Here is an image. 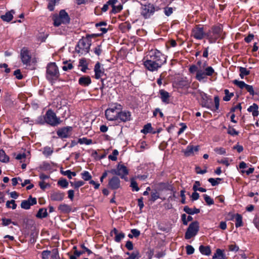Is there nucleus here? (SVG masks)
I'll list each match as a JSON object with an SVG mask.
<instances>
[{
	"label": "nucleus",
	"instance_id": "1",
	"mask_svg": "<svg viewBox=\"0 0 259 259\" xmlns=\"http://www.w3.org/2000/svg\"><path fill=\"white\" fill-rule=\"evenodd\" d=\"M189 70L191 73H196L195 78L199 81H203L206 79L207 76H212L215 73L213 68L208 66L206 62L200 67H197L195 65H192L189 67Z\"/></svg>",
	"mask_w": 259,
	"mask_h": 259
},
{
	"label": "nucleus",
	"instance_id": "2",
	"mask_svg": "<svg viewBox=\"0 0 259 259\" xmlns=\"http://www.w3.org/2000/svg\"><path fill=\"white\" fill-rule=\"evenodd\" d=\"M122 110V106L118 103L112 104L110 108L105 111V116L108 120H117L120 111Z\"/></svg>",
	"mask_w": 259,
	"mask_h": 259
},
{
	"label": "nucleus",
	"instance_id": "3",
	"mask_svg": "<svg viewBox=\"0 0 259 259\" xmlns=\"http://www.w3.org/2000/svg\"><path fill=\"white\" fill-rule=\"evenodd\" d=\"M91 45V38L83 37L78 41L75 49V52L80 55H85L89 53Z\"/></svg>",
	"mask_w": 259,
	"mask_h": 259
},
{
	"label": "nucleus",
	"instance_id": "4",
	"mask_svg": "<svg viewBox=\"0 0 259 259\" xmlns=\"http://www.w3.org/2000/svg\"><path fill=\"white\" fill-rule=\"evenodd\" d=\"M59 76L58 68L55 63H49L47 67V78L52 82L56 80Z\"/></svg>",
	"mask_w": 259,
	"mask_h": 259
},
{
	"label": "nucleus",
	"instance_id": "5",
	"mask_svg": "<svg viewBox=\"0 0 259 259\" xmlns=\"http://www.w3.org/2000/svg\"><path fill=\"white\" fill-rule=\"evenodd\" d=\"M147 57H148L156 63L160 62L159 63H161L160 66H162L166 61L165 56L157 49L150 50Z\"/></svg>",
	"mask_w": 259,
	"mask_h": 259
},
{
	"label": "nucleus",
	"instance_id": "6",
	"mask_svg": "<svg viewBox=\"0 0 259 259\" xmlns=\"http://www.w3.org/2000/svg\"><path fill=\"white\" fill-rule=\"evenodd\" d=\"M45 122L52 125L56 126L60 123V120L56 116V114L52 110H48L44 116Z\"/></svg>",
	"mask_w": 259,
	"mask_h": 259
},
{
	"label": "nucleus",
	"instance_id": "7",
	"mask_svg": "<svg viewBox=\"0 0 259 259\" xmlns=\"http://www.w3.org/2000/svg\"><path fill=\"white\" fill-rule=\"evenodd\" d=\"M156 10H157V9H156L153 4H148L141 7V14L145 19H148L152 15Z\"/></svg>",
	"mask_w": 259,
	"mask_h": 259
},
{
	"label": "nucleus",
	"instance_id": "8",
	"mask_svg": "<svg viewBox=\"0 0 259 259\" xmlns=\"http://www.w3.org/2000/svg\"><path fill=\"white\" fill-rule=\"evenodd\" d=\"M199 231V224L197 222L191 223L185 233V237L186 239H189L197 234Z\"/></svg>",
	"mask_w": 259,
	"mask_h": 259
},
{
	"label": "nucleus",
	"instance_id": "9",
	"mask_svg": "<svg viewBox=\"0 0 259 259\" xmlns=\"http://www.w3.org/2000/svg\"><path fill=\"white\" fill-rule=\"evenodd\" d=\"M196 97L199 100L201 105L202 107L207 108H210V102L211 99H209L207 95L201 91H197L196 92Z\"/></svg>",
	"mask_w": 259,
	"mask_h": 259
},
{
	"label": "nucleus",
	"instance_id": "10",
	"mask_svg": "<svg viewBox=\"0 0 259 259\" xmlns=\"http://www.w3.org/2000/svg\"><path fill=\"white\" fill-rule=\"evenodd\" d=\"M192 36L199 40L203 39L205 36H207V33L204 31L203 27L199 25L195 26L192 30Z\"/></svg>",
	"mask_w": 259,
	"mask_h": 259
},
{
	"label": "nucleus",
	"instance_id": "11",
	"mask_svg": "<svg viewBox=\"0 0 259 259\" xmlns=\"http://www.w3.org/2000/svg\"><path fill=\"white\" fill-rule=\"evenodd\" d=\"M222 29L220 27H213L212 31L207 33V38L209 42H214L221 36Z\"/></svg>",
	"mask_w": 259,
	"mask_h": 259
},
{
	"label": "nucleus",
	"instance_id": "12",
	"mask_svg": "<svg viewBox=\"0 0 259 259\" xmlns=\"http://www.w3.org/2000/svg\"><path fill=\"white\" fill-rule=\"evenodd\" d=\"M159 62L156 63L154 61L149 59L148 57H147V59L144 61L143 65L149 71H154L157 70L160 66V64Z\"/></svg>",
	"mask_w": 259,
	"mask_h": 259
},
{
	"label": "nucleus",
	"instance_id": "13",
	"mask_svg": "<svg viewBox=\"0 0 259 259\" xmlns=\"http://www.w3.org/2000/svg\"><path fill=\"white\" fill-rule=\"evenodd\" d=\"M233 83L238 87L240 89H243L245 88L246 90L249 93L251 96H254L255 94L252 85L246 84L243 81H239L237 80H234L233 81Z\"/></svg>",
	"mask_w": 259,
	"mask_h": 259
},
{
	"label": "nucleus",
	"instance_id": "14",
	"mask_svg": "<svg viewBox=\"0 0 259 259\" xmlns=\"http://www.w3.org/2000/svg\"><path fill=\"white\" fill-rule=\"evenodd\" d=\"M20 57L24 64L27 65L30 63L31 57L27 48L24 47L21 50Z\"/></svg>",
	"mask_w": 259,
	"mask_h": 259
},
{
	"label": "nucleus",
	"instance_id": "15",
	"mask_svg": "<svg viewBox=\"0 0 259 259\" xmlns=\"http://www.w3.org/2000/svg\"><path fill=\"white\" fill-rule=\"evenodd\" d=\"M53 19L55 26H59L62 23H63L65 20V10H61L59 15H54Z\"/></svg>",
	"mask_w": 259,
	"mask_h": 259
},
{
	"label": "nucleus",
	"instance_id": "16",
	"mask_svg": "<svg viewBox=\"0 0 259 259\" xmlns=\"http://www.w3.org/2000/svg\"><path fill=\"white\" fill-rule=\"evenodd\" d=\"M36 203V199L35 198H32L31 196H30L27 200H23L21 204V207L25 209H28L30 208L31 205L35 204Z\"/></svg>",
	"mask_w": 259,
	"mask_h": 259
},
{
	"label": "nucleus",
	"instance_id": "17",
	"mask_svg": "<svg viewBox=\"0 0 259 259\" xmlns=\"http://www.w3.org/2000/svg\"><path fill=\"white\" fill-rule=\"evenodd\" d=\"M94 71L96 79L100 78L104 74V69L101 67L100 63L98 62L95 65Z\"/></svg>",
	"mask_w": 259,
	"mask_h": 259
},
{
	"label": "nucleus",
	"instance_id": "18",
	"mask_svg": "<svg viewBox=\"0 0 259 259\" xmlns=\"http://www.w3.org/2000/svg\"><path fill=\"white\" fill-rule=\"evenodd\" d=\"M131 119V113L127 111H120L119 113L118 120L122 122H126L130 121Z\"/></svg>",
	"mask_w": 259,
	"mask_h": 259
},
{
	"label": "nucleus",
	"instance_id": "19",
	"mask_svg": "<svg viewBox=\"0 0 259 259\" xmlns=\"http://www.w3.org/2000/svg\"><path fill=\"white\" fill-rule=\"evenodd\" d=\"M199 150V146H194L192 145H188L185 150L184 153L186 156H192L194 154V152H197Z\"/></svg>",
	"mask_w": 259,
	"mask_h": 259
},
{
	"label": "nucleus",
	"instance_id": "20",
	"mask_svg": "<svg viewBox=\"0 0 259 259\" xmlns=\"http://www.w3.org/2000/svg\"><path fill=\"white\" fill-rule=\"evenodd\" d=\"M117 175L120 176L122 179L128 174V170L126 167L123 164H118Z\"/></svg>",
	"mask_w": 259,
	"mask_h": 259
},
{
	"label": "nucleus",
	"instance_id": "21",
	"mask_svg": "<svg viewBox=\"0 0 259 259\" xmlns=\"http://www.w3.org/2000/svg\"><path fill=\"white\" fill-rule=\"evenodd\" d=\"M108 185L112 189H117L120 186V180L117 177H114L109 180Z\"/></svg>",
	"mask_w": 259,
	"mask_h": 259
},
{
	"label": "nucleus",
	"instance_id": "22",
	"mask_svg": "<svg viewBox=\"0 0 259 259\" xmlns=\"http://www.w3.org/2000/svg\"><path fill=\"white\" fill-rule=\"evenodd\" d=\"M117 2V0H109L108 1V3L110 4V6L112 7V11L114 13L119 12L122 9V7L120 4L116 5Z\"/></svg>",
	"mask_w": 259,
	"mask_h": 259
},
{
	"label": "nucleus",
	"instance_id": "23",
	"mask_svg": "<svg viewBox=\"0 0 259 259\" xmlns=\"http://www.w3.org/2000/svg\"><path fill=\"white\" fill-rule=\"evenodd\" d=\"M78 83L80 85L84 87L88 86L91 83V79L89 76H83L79 78Z\"/></svg>",
	"mask_w": 259,
	"mask_h": 259
},
{
	"label": "nucleus",
	"instance_id": "24",
	"mask_svg": "<svg viewBox=\"0 0 259 259\" xmlns=\"http://www.w3.org/2000/svg\"><path fill=\"white\" fill-rule=\"evenodd\" d=\"M15 13L14 10H12L7 12L5 15L1 16V18L4 21L7 22H10L13 18V14Z\"/></svg>",
	"mask_w": 259,
	"mask_h": 259
},
{
	"label": "nucleus",
	"instance_id": "25",
	"mask_svg": "<svg viewBox=\"0 0 259 259\" xmlns=\"http://www.w3.org/2000/svg\"><path fill=\"white\" fill-rule=\"evenodd\" d=\"M64 193L59 191L54 192L51 195V198L54 201H61L64 199Z\"/></svg>",
	"mask_w": 259,
	"mask_h": 259
},
{
	"label": "nucleus",
	"instance_id": "26",
	"mask_svg": "<svg viewBox=\"0 0 259 259\" xmlns=\"http://www.w3.org/2000/svg\"><path fill=\"white\" fill-rule=\"evenodd\" d=\"M159 94L162 101L166 104H168L169 101L170 97L169 93L163 90H161L159 91Z\"/></svg>",
	"mask_w": 259,
	"mask_h": 259
},
{
	"label": "nucleus",
	"instance_id": "27",
	"mask_svg": "<svg viewBox=\"0 0 259 259\" xmlns=\"http://www.w3.org/2000/svg\"><path fill=\"white\" fill-rule=\"evenodd\" d=\"M212 259H227L223 250L218 248L214 253Z\"/></svg>",
	"mask_w": 259,
	"mask_h": 259
},
{
	"label": "nucleus",
	"instance_id": "28",
	"mask_svg": "<svg viewBox=\"0 0 259 259\" xmlns=\"http://www.w3.org/2000/svg\"><path fill=\"white\" fill-rule=\"evenodd\" d=\"M112 233L115 235V240L117 242H120L124 237V234L122 232H118L115 228L113 230Z\"/></svg>",
	"mask_w": 259,
	"mask_h": 259
},
{
	"label": "nucleus",
	"instance_id": "29",
	"mask_svg": "<svg viewBox=\"0 0 259 259\" xmlns=\"http://www.w3.org/2000/svg\"><path fill=\"white\" fill-rule=\"evenodd\" d=\"M258 108L257 105L254 103L248 108L247 110L248 112L252 113L253 117H256L258 115Z\"/></svg>",
	"mask_w": 259,
	"mask_h": 259
},
{
	"label": "nucleus",
	"instance_id": "30",
	"mask_svg": "<svg viewBox=\"0 0 259 259\" xmlns=\"http://www.w3.org/2000/svg\"><path fill=\"white\" fill-rule=\"evenodd\" d=\"M199 251L202 254L205 255H209L211 252L210 248L208 246H200Z\"/></svg>",
	"mask_w": 259,
	"mask_h": 259
},
{
	"label": "nucleus",
	"instance_id": "31",
	"mask_svg": "<svg viewBox=\"0 0 259 259\" xmlns=\"http://www.w3.org/2000/svg\"><path fill=\"white\" fill-rule=\"evenodd\" d=\"M184 210L188 214H193L195 213H198L200 212V210L199 209L194 208H191L187 206H186L184 208Z\"/></svg>",
	"mask_w": 259,
	"mask_h": 259
},
{
	"label": "nucleus",
	"instance_id": "32",
	"mask_svg": "<svg viewBox=\"0 0 259 259\" xmlns=\"http://www.w3.org/2000/svg\"><path fill=\"white\" fill-rule=\"evenodd\" d=\"M0 161L6 163L9 161V157L6 155L4 150H0Z\"/></svg>",
	"mask_w": 259,
	"mask_h": 259
},
{
	"label": "nucleus",
	"instance_id": "33",
	"mask_svg": "<svg viewBox=\"0 0 259 259\" xmlns=\"http://www.w3.org/2000/svg\"><path fill=\"white\" fill-rule=\"evenodd\" d=\"M48 215V212L46 209L44 208H40L36 215V217L38 218L42 219L47 217Z\"/></svg>",
	"mask_w": 259,
	"mask_h": 259
},
{
	"label": "nucleus",
	"instance_id": "34",
	"mask_svg": "<svg viewBox=\"0 0 259 259\" xmlns=\"http://www.w3.org/2000/svg\"><path fill=\"white\" fill-rule=\"evenodd\" d=\"M240 76L241 78H243L245 76L248 75L250 74V71L248 70L246 68L240 67H239Z\"/></svg>",
	"mask_w": 259,
	"mask_h": 259
},
{
	"label": "nucleus",
	"instance_id": "35",
	"mask_svg": "<svg viewBox=\"0 0 259 259\" xmlns=\"http://www.w3.org/2000/svg\"><path fill=\"white\" fill-rule=\"evenodd\" d=\"M71 186L74 189H78L80 187L84 184V182L82 181H78L75 182H70Z\"/></svg>",
	"mask_w": 259,
	"mask_h": 259
},
{
	"label": "nucleus",
	"instance_id": "36",
	"mask_svg": "<svg viewBox=\"0 0 259 259\" xmlns=\"http://www.w3.org/2000/svg\"><path fill=\"white\" fill-rule=\"evenodd\" d=\"M236 222H235V226L238 228L241 227L243 225L242 223V217L239 214H237L235 218Z\"/></svg>",
	"mask_w": 259,
	"mask_h": 259
},
{
	"label": "nucleus",
	"instance_id": "37",
	"mask_svg": "<svg viewBox=\"0 0 259 259\" xmlns=\"http://www.w3.org/2000/svg\"><path fill=\"white\" fill-rule=\"evenodd\" d=\"M130 187L132 188L133 191H138L139 190V188L138 187V184L135 178H132L131 179Z\"/></svg>",
	"mask_w": 259,
	"mask_h": 259
},
{
	"label": "nucleus",
	"instance_id": "38",
	"mask_svg": "<svg viewBox=\"0 0 259 259\" xmlns=\"http://www.w3.org/2000/svg\"><path fill=\"white\" fill-rule=\"evenodd\" d=\"M60 0H48L49 3L48 5V9L50 11H53L54 10V6L59 2Z\"/></svg>",
	"mask_w": 259,
	"mask_h": 259
},
{
	"label": "nucleus",
	"instance_id": "39",
	"mask_svg": "<svg viewBox=\"0 0 259 259\" xmlns=\"http://www.w3.org/2000/svg\"><path fill=\"white\" fill-rule=\"evenodd\" d=\"M224 92L225 96L224 97L223 100L225 101H230L231 98L234 96V94L233 93H230L227 89L225 90Z\"/></svg>",
	"mask_w": 259,
	"mask_h": 259
},
{
	"label": "nucleus",
	"instance_id": "40",
	"mask_svg": "<svg viewBox=\"0 0 259 259\" xmlns=\"http://www.w3.org/2000/svg\"><path fill=\"white\" fill-rule=\"evenodd\" d=\"M81 178L84 181H89L92 179V176L88 171H84L81 173Z\"/></svg>",
	"mask_w": 259,
	"mask_h": 259
},
{
	"label": "nucleus",
	"instance_id": "41",
	"mask_svg": "<svg viewBox=\"0 0 259 259\" xmlns=\"http://www.w3.org/2000/svg\"><path fill=\"white\" fill-rule=\"evenodd\" d=\"M192 217L190 215L187 216L186 214H183L182 215V220L183 223V224L185 225H187L188 222H190L192 220Z\"/></svg>",
	"mask_w": 259,
	"mask_h": 259
},
{
	"label": "nucleus",
	"instance_id": "42",
	"mask_svg": "<svg viewBox=\"0 0 259 259\" xmlns=\"http://www.w3.org/2000/svg\"><path fill=\"white\" fill-rule=\"evenodd\" d=\"M74 134L73 126L66 127V138L71 137Z\"/></svg>",
	"mask_w": 259,
	"mask_h": 259
},
{
	"label": "nucleus",
	"instance_id": "43",
	"mask_svg": "<svg viewBox=\"0 0 259 259\" xmlns=\"http://www.w3.org/2000/svg\"><path fill=\"white\" fill-rule=\"evenodd\" d=\"M152 130V126L150 123H148L144 125L143 128L141 130V132L144 134L151 133Z\"/></svg>",
	"mask_w": 259,
	"mask_h": 259
},
{
	"label": "nucleus",
	"instance_id": "44",
	"mask_svg": "<svg viewBox=\"0 0 259 259\" xmlns=\"http://www.w3.org/2000/svg\"><path fill=\"white\" fill-rule=\"evenodd\" d=\"M78 142L80 144H85L86 145H90L92 144V140L88 139L86 138H82L78 139Z\"/></svg>",
	"mask_w": 259,
	"mask_h": 259
},
{
	"label": "nucleus",
	"instance_id": "45",
	"mask_svg": "<svg viewBox=\"0 0 259 259\" xmlns=\"http://www.w3.org/2000/svg\"><path fill=\"white\" fill-rule=\"evenodd\" d=\"M118 155V151L115 149L113 151L111 154L108 156V158L112 161L117 160V156Z\"/></svg>",
	"mask_w": 259,
	"mask_h": 259
},
{
	"label": "nucleus",
	"instance_id": "46",
	"mask_svg": "<svg viewBox=\"0 0 259 259\" xmlns=\"http://www.w3.org/2000/svg\"><path fill=\"white\" fill-rule=\"evenodd\" d=\"M6 206L8 208H12L13 209H16L17 204L15 203V201L14 200L11 201H7L6 202Z\"/></svg>",
	"mask_w": 259,
	"mask_h": 259
},
{
	"label": "nucleus",
	"instance_id": "47",
	"mask_svg": "<svg viewBox=\"0 0 259 259\" xmlns=\"http://www.w3.org/2000/svg\"><path fill=\"white\" fill-rule=\"evenodd\" d=\"M222 179L221 178H217V179H213V178H209L208 181L209 183H211L212 186H214L219 184L220 182L221 181Z\"/></svg>",
	"mask_w": 259,
	"mask_h": 259
},
{
	"label": "nucleus",
	"instance_id": "48",
	"mask_svg": "<svg viewBox=\"0 0 259 259\" xmlns=\"http://www.w3.org/2000/svg\"><path fill=\"white\" fill-rule=\"evenodd\" d=\"M203 197H204V199L205 202H206V203L208 205H212L214 203V201H213V199L211 198H210V197L208 196L207 195L204 194Z\"/></svg>",
	"mask_w": 259,
	"mask_h": 259
},
{
	"label": "nucleus",
	"instance_id": "49",
	"mask_svg": "<svg viewBox=\"0 0 259 259\" xmlns=\"http://www.w3.org/2000/svg\"><path fill=\"white\" fill-rule=\"evenodd\" d=\"M227 133L232 136H236L238 135V132L236 131L234 128L231 126L228 127Z\"/></svg>",
	"mask_w": 259,
	"mask_h": 259
},
{
	"label": "nucleus",
	"instance_id": "50",
	"mask_svg": "<svg viewBox=\"0 0 259 259\" xmlns=\"http://www.w3.org/2000/svg\"><path fill=\"white\" fill-rule=\"evenodd\" d=\"M53 153V150L49 147H46L44 148L43 151V154L45 155H50Z\"/></svg>",
	"mask_w": 259,
	"mask_h": 259
},
{
	"label": "nucleus",
	"instance_id": "51",
	"mask_svg": "<svg viewBox=\"0 0 259 259\" xmlns=\"http://www.w3.org/2000/svg\"><path fill=\"white\" fill-rule=\"evenodd\" d=\"M76 175V173L75 171H71L70 170H66V176H67L69 179H72V177H75Z\"/></svg>",
	"mask_w": 259,
	"mask_h": 259
},
{
	"label": "nucleus",
	"instance_id": "52",
	"mask_svg": "<svg viewBox=\"0 0 259 259\" xmlns=\"http://www.w3.org/2000/svg\"><path fill=\"white\" fill-rule=\"evenodd\" d=\"M214 150L220 155H224L226 153V150L222 147L215 148Z\"/></svg>",
	"mask_w": 259,
	"mask_h": 259
},
{
	"label": "nucleus",
	"instance_id": "53",
	"mask_svg": "<svg viewBox=\"0 0 259 259\" xmlns=\"http://www.w3.org/2000/svg\"><path fill=\"white\" fill-rule=\"evenodd\" d=\"M51 253V251L49 250L43 251L41 253L42 259H48Z\"/></svg>",
	"mask_w": 259,
	"mask_h": 259
},
{
	"label": "nucleus",
	"instance_id": "54",
	"mask_svg": "<svg viewBox=\"0 0 259 259\" xmlns=\"http://www.w3.org/2000/svg\"><path fill=\"white\" fill-rule=\"evenodd\" d=\"M14 75L18 79H21L23 78V75L21 74L20 69H17L14 72Z\"/></svg>",
	"mask_w": 259,
	"mask_h": 259
},
{
	"label": "nucleus",
	"instance_id": "55",
	"mask_svg": "<svg viewBox=\"0 0 259 259\" xmlns=\"http://www.w3.org/2000/svg\"><path fill=\"white\" fill-rule=\"evenodd\" d=\"M186 252L188 254H192L194 253V249L191 245H187L186 247Z\"/></svg>",
	"mask_w": 259,
	"mask_h": 259
},
{
	"label": "nucleus",
	"instance_id": "56",
	"mask_svg": "<svg viewBox=\"0 0 259 259\" xmlns=\"http://www.w3.org/2000/svg\"><path fill=\"white\" fill-rule=\"evenodd\" d=\"M229 249L230 251H237L239 250V247L237 246L236 244H230L229 245Z\"/></svg>",
	"mask_w": 259,
	"mask_h": 259
},
{
	"label": "nucleus",
	"instance_id": "57",
	"mask_svg": "<svg viewBox=\"0 0 259 259\" xmlns=\"http://www.w3.org/2000/svg\"><path fill=\"white\" fill-rule=\"evenodd\" d=\"M164 13L166 16H169L172 13V8L170 7L165 8Z\"/></svg>",
	"mask_w": 259,
	"mask_h": 259
},
{
	"label": "nucleus",
	"instance_id": "58",
	"mask_svg": "<svg viewBox=\"0 0 259 259\" xmlns=\"http://www.w3.org/2000/svg\"><path fill=\"white\" fill-rule=\"evenodd\" d=\"M57 135L62 138H65V127L58 130L57 131Z\"/></svg>",
	"mask_w": 259,
	"mask_h": 259
},
{
	"label": "nucleus",
	"instance_id": "59",
	"mask_svg": "<svg viewBox=\"0 0 259 259\" xmlns=\"http://www.w3.org/2000/svg\"><path fill=\"white\" fill-rule=\"evenodd\" d=\"M2 221L3 226H8L12 223L11 220L9 219L3 218Z\"/></svg>",
	"mask_w": 259,
	"mask_h": 259
},
{
	"label": "nucleus",
	"instance_id": "60",
	"mask_svg": "<svg viewBox=\"0 0 259 259\" xmlns=\"http://www.w3.org/2000/svg\"><path fill=\"white\" fill-rule=\"evenodd\" d=\"M254 38V35L252 34H249L247 37L244 38V40L246 42L249 43L251 42Z\"/></svg>",
	"mask_w": 259,
	"mask_h": 259
},
{
	"label": "nucleus",
	"instance_id": "61",
	"mask_svg": "<svg viewBox=\"0 0 259 259\" xmlns=\"http://www.w3.org/2000/svg\"><path fill=\"white\" fill-rule=\"evenodd\" d=\"M125 247L127 249L129 250H132L133 249V244L132 241H127L125 244Z\"/></svg>",
	"mask_w": 259,
	"mask_h": 259
},
{
	"label": "nucleus",
	"instance_id": "62",
	"mask_svg": "<svg viewBox=\"0 0 259 259\" xmlns=\"http://www.w3.org/2000/svg\"><path fill=\"white\" fill-rule=\"evenodd\" d=\"M140 252H137L136 254H132L130 257H128L125 259H140Z\"/></svg>",
	"mask_w": 259,
	"mask_h": 259
},
{
	"label": "nucleus",
	"instance_id": "63",
	"mask_svg": "<svg viewBox=\"0 0 259 259\" xmlns=\"http://www.w3.org/2000/svg\"><path fill=\"white\" fill-rule=\"evenodd\" d=\"M131 233L133 234V236L135 237H137L140 235V232L137 229H134L131 230Z\"/></svg>",
	"mask_w": 259,
	"mask_h": 259
},
{
	"label": "nucleus",
	"instance_id": "64",
	"mask_svg": "<svg viewBox=\"0 0 259 259\" xmlns=\"http://www.w3.org/2000/svg\"><path fill=\"white\" fill-rule=\"evenodd\" d=\"M157 114H159L161 117H163V114L159 108H156L153 112V116H156Z\"/></svg>",
	"mask_w": 259,
	"mask_h": 259
}]
</instances>
